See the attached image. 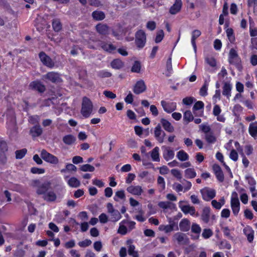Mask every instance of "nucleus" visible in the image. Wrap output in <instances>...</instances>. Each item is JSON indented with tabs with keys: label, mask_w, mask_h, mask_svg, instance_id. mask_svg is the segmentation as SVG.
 Instances as JSON below:
<instances>
[{
	"label": "nucleus",
	"mask_w": 257,
	"mask_h": 257,
	"mask_svg": "<svg viewBox=\"0 0 257 257\" xmlns=\"http://www.w3.org/2000/svg\"><path fill=\"white\" fill-rule=\"evenodd\" d=\"M30 185L35 189L37 194L44 195L49 189L50 183L48 182L42 184L39 180H33Z\"/></svg>",
	"instance_id": "obj_1"
},
{
	"label": "nucleus",
	"mask_w": 257,
	"mask_h": 257,
	"mask_svg": "<svg viewBox=\"0 0 257 257\" xmlns=\"http://www.w3.org/2000/svg\"><path fill=\"white\" fill-rule=\"evenodd\" d=\"M233 141L232 140H230L229 142L225 146V148L227 150L230 151L229 154V158L232 161L236 162L237 161L238 158V155L237 151L240 152L242 151V149L240 147L239 144L237 142H234V144L235 145V149H233L232 147V144Z\"/></svg>",
	"instance_id": "obj_2"
},
{
	"label": "nucleus",
	"mask_w": 257,
	"mask_h": 257,
	"mask_svg": "<svg viewBox=\"0 0 257 257\" xmlns=\"http://www.w3.org/2000/svg\"><path fill=\"white\" fill-rule=\"evenodd\" d=\"M135 224L134 221L123 220L119 223L117 232L121 235H125L135 228Z\"/></svg>",
	"instance_id": "obj_3"
},
{
	"label": "nucleus",
	"mask_w": 257,
	"mask_h": 257,
	"mask_svg": "<svg viewBox=\"0 0 257 257\" xmlns=\"http://www.w3.org/2000/svg\"><path fill=\"white\" fill-rule=\"evenodd\" d=\"M93 106L91 101L87 97H84L82 102L81 114L85 118L89 117L93 111Z\"/></svg>",
	"instance_id": "obj_4"
},
{
	"label": "nucleus",
	"mask_w": 257,
	"mask_h": 257,
	"mask_svg": "<svg viewBox=\"0 0 257 257\" xmlns=\"http://www.w3.org/2000/svg\"><path fill=\"white\" fill-rule=\"evenodd\" d=\"M40 156L41 158L48 164L53 165H57L60 163L59 160L57 157L49 153L46 150L43 149L41 151Z\"/></svg>",
	"instance_id": "obj_5"
},
{
	"label": "nucleus",
	"mask_w": 257,
	"mask_h": 257,
	"mask_svg": "<svg viewBox=\"0 0 257 257\" xmlns=\"http://www.w3.org/2000/svg\"><path fill=\"white\" fill-rule=\"evenodd\" d=\"M178 205L181 210L185 214H189L191 216H198V213H196L195 207L188 204L187 201H180Z\"/></svg>",
	"instance_id": "obj_6"
},
{
	"label": "nucleus",
	"mask_w": 257,
	"mask_h": 257,
	"mask_svg": "<svg viewBox=\"0 0 257 257\" xmlns=\"http://www.w3.org/2000/svg\"><path fill=\"white\" fill-rule=\"evenodd\" d=\"M230 206L233 214L237 216L240 211V202L238 194L235 191L232 192L230 198Z\"/></svg>",
	"instance_id": "obj_7"
},
{
	"label": "nucleus",
	"mask_w": 257,
	"mask_h": 257,
	"mask_svg": "<svg viewBox=\"0 0 257 257\" xmlns=\"http://www.w3.org/2000/svg\"><path fill=\"white\" fill-rule=\"evenodd\" d=\"M202 197L205 201H210L216 196V191L212 188L205 187L200 190Z\"/></svg>",
	"instance_id": "obj_8"
},
{
	"label": "nucleus",
	"mask_w": 257,
	"mask_h": 257,
	"mask_svg": "<svg viewBox=\"0 0 257 257\" xmlns=\"http://www.w3.org/2000/svg\"><path fill=\"white\" fill-rule=\"evenodd\" d=\"M228 61L230 64L234 65H239L241 62V59L239 57L236 50L231 48L228 54Z\"/></svg>",
	"instance_id": "obj_9"
},
{
	"label": "nucleus",
	"mask_w": 257,
	"mask_h": 257,
	"mask_svg": "<svg viewBox=\"0 0 257 257\" xmlns=\"http://www.w3.org/2000/svg\"><path fill=\"white\" fill-rule=\"evenodd\" d=\"M136 43L138 47L142 48L144 47L146 42V36L144 31L140 30L136 35Z\"/></svg>",
	"instance_id": "obj_10"
},
{
	"label": "nucleus",
	"mask_w": 257,
	"mask_h": 257,
	"mask_svg": "<svg viewBox=\"0 0 257 257\" xmlns=\"http://www.w3.org/2000/svg\"><path fill=\"white\" fill-rule=\"evenodd\" d=\"M161 104L164 110L167 113H171L175 110L177 108V104L176 102L172 101H166L162 100Z\"/></svg>",
	"instance_id": "obj_11"
},
{
	"label": "nucleus",
	"mask_w": 257,
	"mask_h": 257,
	"mask_svg": "<svg viewBox=\"0 0 257 257\" xmlns=\"http://www.w3.org/2000/svg\"><path fill=\"white\" fill-rule=\"evenodd\" d=\"M147 86L143 80L138 81L133 88V91L136 94H139L146 91Z\"/></svg>",
	"instance_id": "obj_12"
},
{
	"label": "nucleus",
	"mask_w": 257,
	"mask_h": 257,
	"mask_svg": "<svg viewBox=\"0 0 257 257\" xmlns=\"http://www.w3.org/2000/svg\"><path fill=\"white\" fill-rule=\"evenodd\" d=\"M39 58L42 63L49 68H53L54 66V62L51 58L47 56L44 52H41L39 54Z\"/></svg>",
	"instance_id": "obj_13"
},
{
	"label": "nucleus",
	"mask_w": 257,
	"mask_h": 257,
	"mask_svg": "<svg viewBox=\"0 0 257 257\" xmlns=\"http://www.w3.org/2000/svg\"><path fill=\"white\" fill-rule=\"evenodd\" d=\"M163 156L166 161L172 160L175 156L174 151L170 147L166 146L162 147Z\"/></svg>",
	"instance_id": "obj_14"
},
{
	"label": "nucleus",
	"mask_w": 257,
	"mask_h": 257,
	"mask_svg": "<svg viewBox=\"0 0 257 257\" xmlns=\"http://www.w3.org/2000/svg\"><path fill=\"white\" fill-rule=\"evenodd\" d=\"M126 191L135 196H140L144 192L142 187L140 185H131L126 188Z\"/></svg>",
	"instance_id": "obj_15"
},
{
	"label": "nucleus",
	"mask_w": 257,
	"mask_h": 257,
	"mask_svg": "<svg viewBox=\"0 0 257 257\" xmlns=\"http://www.w3.org/2000/svg\"><path fill=\"white\" fill-rule=\"evenodd\" d=\"M154 135L159 143H163L164 142L165 133L162 130L159 124L155 128Z\"/></svg>",
	"instance_id": "obj_16"
},
{
	"label": "nucleus",
	"mask_w": 257,
	"mask_h": 257,
	"mask_svg": "<svg viewBox=\"0 0 257 257\" xmlns=\"http://www.w3.org/2000/svg\"><path fill=\"white\" fill-rule=\"evenodd\" d=\"M29 88L40 92H43L45 90V86L39 81H34L30 83Z\"/></svg>",
	"instance_id": "obj_17"
},
{
	"label": "nucleus",
	"mask_w": 257,
	"mask_h": 257,
	"mask_svg": "<svg viewBox=\"0 0 257 257\" xmlns=\"http://www.w3.org/2000/svg\"><path fill=\"white\" fill-rule=\"evenodd\" d=\"M43 77L52 82H59L61 81L59 74L58 73L54 72H51L47 73L43 76Z\"/></svg>",
	"instance_id": "obj_18"
},
{
	"label": "nucleus",
	"mask_w": 257,
	"mask_h": 257,
	"mask_svg": "<svg viewBox=\"0 0 257 257\" xmlns=\"http://www.w3.org/2000/svg\"><path fill=\"white\" fill-rule=\"evenodd\" d=\"M182 3L181 0H176L174 4L169 10V12L172 15H175L179 13L182 8Z\"/></svg>",
	"instance_id": "obj_19"
},
{
	"label": "nucleus",
	"mask_w": 257,
	"mask_h": 257,
	"mask_svg": "<svg viewBox=\"0 0 257 257\" xmlns=\"http://www.w3.org/2000/svg\"><path fill=\"white\" fill-rule=\"evenodd\" d=\"M7 120V123L10 126H14L16 123V119L14 112L13 110H9L5 114Z\"/></svg>",
	"instance_id": "obj_20"
},
{
	"label": "nucleus",
	"mask_w": 257,
	"mask_h": 257,
	"mask_svg": "<svg viewBox=\"0 0 257 257\" xmlns=\"http://www.w3.org/2000/svg\"><path fill=\"white\" fill-rule=\"evenodd\" d=\"M212 168L217 180L219 182H223L224 180V175L220 166L215 164L213 166Z\"/></svg>",
	"instance_id": "obj_21"
},
{
	"label": "nucleus",
	"mask_w": 257,
	"mask_h": 257,
	"mask_svg": "<svg viewBox=\"0 0 257 257\" xmlns=\"http://www.w3.org/2000/svg\"><path fill=\"white\" fill-rule=\"evenodd\" d=\"M210 211L211 209L209 207H205L203 208L201 215V219L204 222L208 223L209 221Z\"/></svg>",
	"instance_id": "obj_22"
},
{
	"label": "nucleus",
	"mask_w": 257,
	"mask_h": 257,
	"mask_svg": "<svg viewBox=\"0 0 257 257\" xmlns=\"http://www.w3.org/2000/svg\"><path fill=\"white\" fill-rule=\"evenodd\" d=\"M161 123L163 128L167 132L172 133L174 131V127L171 123L165 118L161 119Z\"/></svg>",
	"instance_id": "obj_23"
},
{
	"label": "nucleus",
	"mask_w": 257,
	"mask_h": 257,
	"mask_svg": "<svg viewBox=\"0 0 257 257\" xmlns=\"http://www.w3.org/2000/svg\"><path fill=\"white\" fill-rule=\"evenodd\" d=\"M96 30L97 32L101 35H106L108 33L109 28L105 25L103 24H98L96 26Z\"/></svg>",
	"instance_id": "obj_24"
},
{
	"label": "nucleus",
	"mask_w": 257,
	"mask_h": 257,
	"mask_svg": "<svg viewBox=\"0 0 257 257\" xmlns=\"http://www.w3.org/2000/svg\"><path fill=\"white\" fill-rule=\"evenodd\" d=\"M179 227L181 230L183 231H187L190 228V222L186 219L184 218L180 222Z\"/></svg>",
	"instance_id": "obj_25"
},
{
	"label": "nucleus",
	"mask_w": 257,
	"mask_h": 257,
	"mask_svg": "<svg viewBox=\"0 0 257 257\" xmlns=\"http://www.w3.org/2000/svg\"><path fill=\"white\" fill-rule=\"evenodd\" d=\"M175 226L176 225L174 223L167 225L162 224L159 226V229L160 231H164L165 233H167L174 230Z\"/></svg>",
	"instance_id": "obj_26"
},
{
	"label": "nucleus",
	"mask_w": 257,
	"mask_h": 257,
	"mask_svg": "<svg viewBox=\"0 0 257 257\" xmlns=\"http://www.w3.org/2000/svg\"><path fill=\"white\" fill-rule=\"evenodd\" d=\"M225 201L223 197H221L219 201H218L216 200H212L211 201V205L212 207L217 209L220 210L221 207L225 204Z\"/></svg>",
	"instance_id": "obj_27"
},
{
	"label": "nucleus",
	"mask_w": 257,
	"mask_h": 257,
	"mask_svg": "<svg viewBox=\"0 0 257 257\" xmlns=\"http://www.w3.org/2000/svg\"><path fill=\"white\" fill-rule=\"evenodd\" d=\"M201 34V32L200 31L198 30H195L192 33V38H191V43L193 47V49L194 51L196 52L197 47L195 43V40L197 38H198Z\"/></svg>",
	"instance_id": "obj_28"
},
{
	"label": "nucleus",
	"mask_w": 257,
	"mask_h": 257,
	"mask_svg": "<svg viewBox=\"0 0 257 257\" xmlns=\"http://www.w3.org/2000/svg\"><path fill=\"white\" fill-rule=\"evenodd\" d=\"M43 199L49 202H52L56 200L57 198L55 193L53 191L46 192L43 196Z\"/></svg>",
	"instance_id": "obj_29"
},
{
	"label": "nucleus",
	"mask_w": 257,
	"mask_h": 257,
	"mask_svg": "<svg viewBox=\"0 0 257 257\" xmlns=\"http://www.w3.org/2000/svg\"><path fill=\"white\" fill-rule=\"evenodd\" d=\"M232 89V85L229 82H226L224 83L223 86V95L229 98L231 96V90Z\"/></svg>",
	"instance_id": "obj_30"
},
{
	"label": "nucleus",
	"mask_w": 257,
	"mask_h": 257,
	"mask_svg": "<svg viewBox=\"0 0 257 257\" xmlns=\"http://www.w3.org/2000/svg\"><path fill=\"white\" fill-rule=\"evenodd\" d=\"M204 103L201 101H197L194 105L192 110L193 113L196 114V111L197 110H201V113L199 114L200 116H202L203 114V109L204 108Z\"/></svg>",
	"instance_id": "obj_31"
},
{
	"label": "nucleus",
	"mask_w": 257,
	"mask_h": 257,
	"mask_svg": "<svg viewBox=\"0 0 257 257\" xmlns=\"http://www.w3.org/2000/svg\"><path fill=\"white\" fill-rule=\"evenodd\" d=\"M63 142L67 145H72L76 141V138L72 135H67L63 137Z\"/></svg>",
	"instance_id": "obj_32"
},
{
	"label": "nucleus",
	"mask_w": 257,
	"mask_h": 257,
	"mask_svg": "<svg viewBox=\"0 0 257 257\" xmlns=\"http://www.w3.org/2000/svg\"><path fill=\"white\" fill-rule=\"evenodd\" d=\"M67 183L69 186L73 188L78 187L80 185V181L74 177L68 179L67 180Z\"/></svg>",
	"instance_id": "obj_33"
},
{
	"label": "nucleus",
	"mask_w": 257,
	"mask_h": 257,
	"mask_svg": "<svg viewBox=\"0 0 257 257\" xmlns=\"http://www.w3.org/2000/svg\"><path fill=\"white\" fill-rule=\"evenodd\" d=\"M158 206L163 209H166L169 208L172 209L175 208L176 207L175 205L174 204L168 201L159 202L158 203Z\"/></svg>",
	"instance_id": "obj_34"
},
{
	"label": "nucleus",
	"mask_w": 257,
	"mask_h": 257,
	"mask_svg": "<svg viewBox=\"0 0 257 257\" xmlns=\"http://www.w3.org/2000/svg\"><path fill=\"white\" fill-rule=\"evenodd\" d=\"M42 133V129L40 126H35L30 130V134L33 137H37L40 136Z\"/></svg>",
	"instance_id": "obj_35"
},
{
	"label": "nucleus",
	"mask_w": 257,
	"mask_h": 257,
	"mask_svg": "<svg viewBox=\"0 0 257 257\" xmlns=\"http://www.w3.org/2000/svg\"><path fill=\"white\" fill-rule=\"evenodd\" d=\"M201 231V228L200 226L196 224V223H193L191 226V231L193 233H194L196 234V235L194 236V239H198L199 238L200 233Z\"/></svg>",
	"instance_id": "obj_36"
},
{
	"label": "nucleus",
	"mask_w": 257,
	"mask_h": 257,
	"mask_svg": "<svg viewBox=\"0 0 257 257\" xmlns=\"http://www.w3.org/2000/svg\"><path fill=\"white\" fill-rule=\"evenodd\" d=\"M185 176L189 179H192L196 176V173L195 169L193 168L186 169L185 171Z\"/></svg>",
	"instance_id": "obj_37"
},
{
	"label": "nucleus",
	"mask_w": 257,
	"mask_h": 257,
	"mask_svg": "<svg viewBox=\"0 0 257 257\" xmlns=\"http://www.w3.org/2000/svg\"><path fill=\"white\" fill-rule=\"evenodd\" d=\"M151 156L154 161L159 162L160 161L159 148L156 147L151 152Z\"/></svg>",
	"instance_id": "obj_38"
},
{
	"label": "nucleus",
	"mask_w": 257,
	"mask_h": 257,
	"mask_svg": "<svg viewBox=\"0 0 257 257\" xmlns=\"http://www.w3.org/2000/svg\"><path fill=\"white\" fill-rule=\"evenodd\" d=\"M176 157L180 161H186L189 159V155L183 150L177 152Z\"/></svg>",
	"instance_id": "obj_39"
},
{
	"label": "nucleus",
	"mask_w": 257,
	"mask_h": 257,
	"mask_svg": "<svg viewBox=\"0 0 257 257\" xmlns=\"http://www.w3.org/2000/svg\"><path fill=\"white\" fill-rule=\"evenodd\" d=\"M226 35L228 41L232 44L234 43L235 37L234 35L233 30L231 28H228L226 30Z\"/></svg>",
	"instance_id": "obj_40"
},
{
	"label": "nucleus",
	"mask_w": 257,
	"mask_h": 257,
	"mask_svg": "<svg viewBox=\"0 0 257 257\" xmlns=\"http://www.w3.org/2000/svg\"><path fill=\"white\" fill-rule=\"evenodd\" d=\"M238 191L240 193V199L241 201L244 204H247L248 200V197L247 194L245 193L244 189L241 188L239 189Z\"/></svg>",
	"instance_id": "obj_41"
},
{
	"label": "nucleus",
	"mask_w": 257,
	"mask_h": 257,
	"mask_svg": "<svg viewBox=\"0 0 257 257\" xmlns=\"http://www.w3.org/2000/svg\"><path fill=\"white\" fill-rule=\"evenodd\" d=\"M249 133L250 135L254 137L257 135V122L255 121L250 124L249 126Z\"/></svg>",
	"instance_id": "obj_42"
},
{
	"label": "nucleus",
	"mask_w": 257,
	"mask_h": 257,
	"mask_svg": "<svg viewBox=\"0 0 257 257\" xmlns=\"http://www.w3.org/2000/svg\"><path fill=\"white\" fill-rule=\"evenodd\" d=\"M244 232L248 241L251 242L253 239V230L250 227H247L244 229Z\"/></svg>",
	"instance_id": "obj_43"
},
{
	"label": "nucleus",
	"mask_w": 257,
	"mask_h": 257,
	"mask_svg": "<svg viewBox=\"0 0 257 257\" xmlns=\"http://www.w3.org/2000/svg\"><path fill=\"white\" fill-rule=\"evenodd\" d=\"M92 16L94 19L96 21H101L104 19L105 15L101 11H94L92 13Z\"/></svg>",
	"instance_id": "obj_44"
},
{
	"label": "nucleus",
	"mask_w": 257,
	"mask_h": 257,
	"mask_svg": "<svg viewBox=\"0 0 257 257\" xmlns=\"http://www.w3.org/2000/svg\"><path fill=\"white\" fill-rule=\"evenodd\" d=\"M110 220L112 222H116L121 218V215L120 212L116 210H115L113 212L110 213Z\"/></svg>",
	"instance_id": "obj_45"
},
{
	"label": "nucleus",
	"mask_w": 257,
	"mask_h": 257,
	"mask_svg": "<svg viewBox=\"0 0 257 257\" xmlns=\"http://www.w3.org/2000/svg\"><path fill=\"white\" fill-rule=\"evenodd\" d=\"M111 67L116 69H119L123 66V63L119 59H115L111 63Z\"/></svg>",
	"instance_id": "obj_46"
},
{
	"label": "nucleus",
	"mask_w": 257,
	"mask_h": 257,
	"mask_svg": "<svg viewBox=\"0 0 257 257\" xmlns=\"http://www.w3.org/2000/svg\"><path fill=\"white\" fill-rule=\"evenodd\" d=\"M194 119V117L191 112L190 110L186 111L183 115V120L187 123L192 121Z\"/></svg>",
	"instance_id": "obj_47"
},
{
	"label": "nucleus",
	"mask_w": 257,
	"mask_h": 257,
	"mask_svg": "<svg viewBox=\"0 0 257 257\" xmlns=\"http://www.w3.org/2000/svg\"><path fill=\"white\" fill-rule=\"evenodd\" d=\"M185 237L186 235L184 233L177 232L174 235L173 240L179 243H181L184 240Z\"/></svg>",
	"instance_id": "obj_48"
},
{
	"label": "nucleus",
	"mask_w": 257,
	"mask_h": 257,
	"mask_svg": "<svg viewBox=\"0 0 257 257\" xmlns=\"http://www.w3.org/2000/svg\"><path fill=\"white\" fill-rule=\"evenodd\" d=\"M205 140L209 144L214 143L216 139L212 132L205 134Z\"/></svg>",
	"instance_id": "obj_49"
},
{
	"label": "nucleus",
	"mask_w": 257,
	"mask_h": 257,
	"mask_svg": "<svg viewBox=\"0 0 257 257\" xmlns=\"http://www.w3.org/2000/svg\"><path fill=\"white\" fill-rule=\"evenodd\" d=\"M80 169L83 172H93L95 168L89 164H84L80 166Z\"/></svg>",
	"instance_id": "obj_50"
},
{
	"label": "nucleus",
	"mask_w": 257,
	"mask_h": 257,
	"mask_svg": "<svg viewBox=\"0 0 257 257\" xmlns=\"http://www.w3.org/2000/svg\"><path fill=\"white\" fill-rule=\"evenodd\" d=\"M101 48L105 51L111 52L114 50L115 49V47H114L111 44L108 43H103L102 44Z\"/></svg>",
	"instance_id": "obj_51"
},
{
	"label": "nucleus",
	"mask_w": 257,
	"mask_h": 257,
	"mask_svg": "<svg viewBox=\"0 0 257 257\" xmlns=\"http://www.w3.org/2000/svg\"><path fill=\"white\" fill-rule=\"evenodd\" d=\"M141 69V64L140 62L136 61L133 64L131 71L135 73H140Z\"/></svg>",
	"instance_id": "obj_52"
},
{
	"label": "nucleus",
	"mask_w": 257,
	"mask_h": 257,
	"mask_svg": "<svg viewBox=\"0 0 257 257\" xmlns=\"http://www.w3.org/2000/svg\"><path fill=\"white\" fill-rule=\"evenodd\" d=\"M54 30L56 32L60 31L62 29V25L60 22L58 20H55L52 23Z\"/></svg>",
	"instance_id": "obj_53"
},
{
	"label": "nucleus",
	"mask_w": 257,
	"mask_h": 257,
	"mask_svg": "<svg viewBox=\"0 0 257 257\" xmlns=\"http://www.w3.org/2000/svg\"><path fill=\"white\" fill-rule=\"evenodd\" d=\"M125 198V194L123 190H120L118 191L115 192V196L114 197V199L118 201V200L120 199H123Z\"/></svg>",
	"instance_id": "obj_54"
},
{
	"label": "nucleus",
	"mask_w": 257,
	"mask_h": 257,
	"mask_svg": "<svg viewBox=\"0 0 257 257\" xmlns=\"http://www.w3.org/2000/svg\"><path fill=\"white\" fill-rule=\"evenodd\" d=\"M164 37V31L162 30H159L156 35V37L155 38V42L158 43L161 42Z\"/></svg>",
	"instance_id": "obj_55"
},
{
	"label": "nucleus",
	"mask_w": 257,
	"mask_h": 257,
	"mask_svg": "<svg viewBox=\"0 0 257 257\" xmlns=\"http://www.w3.org/2000/svg\"><path fill=\"white\" fill-rule=\"evenodd\" d=\"M128 252L133 257H139L138 251L135 250V246H128Z\"/></svg>",
	"instance_id": "obj_56"
},
{
	"label": "nucleus",
	"mask_w": 257,
	"mask_h": 257,
	"mask_svg": "<svg viewBox=\"0 0 257 257\" xmlns=\"http://www.w3.org/2000/svg\"><path fill=\"white\" fill-rule=\"evenodd\" d=\"M27 151L26 149L17 151L15 153L16 158L18 159H21L23 158L25 156Z\"/></svg>",
	"instance_id": "obj_57"
},
{
	"label": "nucleus",
	"mask_w": 257,
	"mask_h": 257,
	"mask_svg": "<svg viewBox=\"0 0 257 257\" xmlns=\"http://www.w3.org/2000/svg\"><path fill=\"white\" fill-rule=\"evenodd\" d=\"M157 183H158V184L159 185L161 191H163L165 189V187H166L165 182L164 179L162 177H161V176L158 177V179H157Z\"/></svg>",
	"instance_id": "obj_58"
},
{
	"label": "nucleus",
	"mask_w": 257,
	"mask_h": 257,
	"mask_svg": "<svg viewBox=\"0 0 257 257\" xmlns=\"http://www.w3.org/2000/svg\"><path fill=\"white\" fill-rule=\"evenodd\" d=\"M76 170L77 168L75 165L72 164H68L66 165V169L61 170V172H65L66 170L68 171L76 172Z\"/></svg>",
	"instance_id": "obj_59"
},
{
	"label": "nucleus",
	"mask_w": 257,
	"mask_h": 257,
	"mask_svg": "<svg viewBox=\"0 0 257 257\" xmlns=\"http://www.w3.org/2000/svg\"><path fill=\"white\" fill-rule=\"evenodd\" d=\"M171 173L174 177L178 180H181L182 178L181 172L178 169H172L171 171Z\"/></svg>",
	"instance_id": "obj_60"
},
{
	"label": "nucleus",
	"mask_w": 257,
	"mask_h": 257,
	"mask_svg": "<svg viewBox=\"0 0 257 257\" xmlns=\"http://www.w3.org/2000/svg\"><path fill=\"white\" fill-rule=\"evenodd\" d=\"M208 84L206 82L204 83L200 90V94L202 96H206L207 94Z\"/></svg>",
	"instance_id": "obj_61"
},
{
	"label": "nucleus",
	"mask_w": 257,
	"mask_h": 257,
	"mask_svg": "<svg viewBox=\"0 0 257 257\" xmlns=\"http://www.w3.org/2000/svg\"><path fill=\"white\" fill-rule=\"evenodd\" d=\"M213 235V232L210 229H204L203 231L202 235L205 238H208Z\"/></svg>",
	"instance_id": "obj_62"
},
{
	"label": "nucleus",
	"mask_w": 257,
	"mask_h": 257,
	"mask_svg": "<svg viewBox=\"0 0 257 257\" xmlns=\"http://www.w3.org/2000/svg\"><path fill=\"white\" fill-rule=\"evenodd\" d=\"M31 172L33 174H42L45 172V170L44 168L33 167L31 169Z\"/></svg>",
	"instance_id": "obj_63"
},
{
	"label": "nucleus",
	"mask_w": 257,
	"mask_h": 257,
	"mask_svg": "<svg viewBox=\"0 0 257 257\" xmlns=\"http://www.w3.org/2000/svg\"><path fill=\"white\" fill-rule=\"evenodd\" d=\"M200 129L206 134H208L210 132V127L207 124H202L199 125Z\"/></svg>",
	"instance_id": "obj_64"
}]
</instances>
